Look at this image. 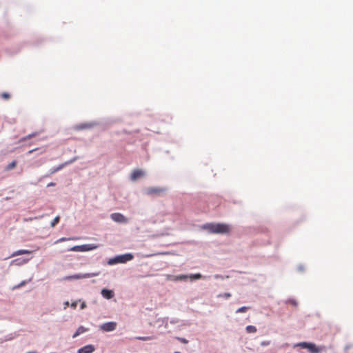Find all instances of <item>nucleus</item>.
I'll return each instance as SVG.
<instances>
[{
	"label": "nucleus",
	"mask_w": 353,
	"mask_h": 353,
	"mask_svg": "<svg viewBox=\"0 0 353 353\" xmlns=\"http://www.w3.org/2000/svg\"><path fill=\"white\" fill-rule=\"evenodd\" d=\"M203 228L214 234H228L231 230L230 226L225 223H208Z\"/></svg>",
	"instance_id": "nucleus-1"
},
{
	"label": "nucleus",
	"mask_w": 353,
	"mask_h": 353,
	"mask_svg": "<svg viewBox=\"0 0 353 353\" xmlns=\"http://www.w3.org/2000/svg\"><path fill=\"white\" fill-rule=\"evenodd\" d=\"M294 347H301L307 349L312 353H320L325 350V347H318L314 343L301 342L294 345Z\"/></svg>",
	"instance_id": "nucleus-2"
},
{
	"label": "nucleus",
	"mask_w": 353,
	"mask_h": 353,
	"mask_svg": "<svg viewBox=\"0 0 353 353\" xmlns=\"http://www.w3.org/2000/svg\"><path fill=\"white\" fill-rule=\"evenodd\" d=\"M133 259V255L132 254L128 253L122 255L117 256L113 259H110L108 261V264L113 265L115 263H124L129 261H131Z\"/></svg>",
	"instance_id": "nucleus-3"
},
{
	"label": "nucleus",
	"mask_w": 353,
	"mask_h": 353,
	"mask_svg": "<svg viewBox=\"0 0 353 353\" xmlns=\"http://www.w3.org/2000/svg\"><path fill=\"white\" fill-rule=\"evenodd\" d=\"M98 246L97 245L94 244H84L81 245H74L70 249H68L69 251H73V252H88L90 250H93L96 248H97Z\"/></svg>",
	"instance_id": "nucleus-4"
},
{
	"label": "nucleus",
	"mask_w": 353,
	"mask_h": 353,
	"mask_svg": "<svg viewBox=\"0 0 353 353\" xmlns=\"http://www.w3.org/2000/svg\"><path fill=\"white\" fill-rule=\"evenodd\" d=\"M117 323L115 322H108L100 326L101 330L105 332H111L116 329Z\"/></svg>",
	"instance_id": "nucleus-5"
},
{
	"label": "nucleus",
	"mask_w": 353,
	"mask_h": 353,
	"mask_svg": "<svg viewBox=\"0 0 353 353\" xmlns=\"http://www.w3.org/2000/svg\"><path fill=\"white\" fill-rule=\"evenodd\" d=\"M165 191V188H149L146 190V194L148 195L160 194Z\"/></svg>",
	"instance_id": "nucleus-6"
},
{
	"label": "nucleus",
	"mask_w": 353,
	"mask_h": 353,
	"mask_svg": "<svg viewBox=\"0 0 353 353\" xmlns=\"http://www.w3.org/2000/svg\"><path fill=\"white\" fill-rule=\"evenodd\" d=\"M111 219L118 223H127L128 219L125 218L122 214L121 213H113L111 214Z\"/></svg>",
	"instance_id": "nucleus-7"
},
{
	"label": "nucleus",
	"mask_w": 353,
	"mask_h": 353,
	"mask_svg": "<svg viewBox=\"0 0 353 353\" xmlns=\"http://www.w3.org/2000/svg\"><path fill=\"white\" fill-rule=\"evenodd\" d=\"M97 275H99L98 273H92V274L88 273V274H76V275H72V276H67L65 278V279H79L90 278V277H92V276H96Z\"/></svg>",
	"instance_id": "nucleus-8"
},
{
	"label": "nucleus",
	"mask_w": 353,
	"mask_h": 353,
	"mask_svg": "<svg viewBox=\"0 0 353 353\" xmlns=\"http://www.w3.org/2000/svg\"><path fill=\"white\" fill-rule=\"evenodd\" d=\"M144 172L141 170H139V169H137V170H134L132 172V174H131V179L132 181H136L139 178L143 176L144 175Z\"/></svg>",
	"instance_id": "nucleus-9"
},
{
	"label": "nucleus",
	"mask_w": 353,
	"mask_h": 353,
	"mask_svg": "<svg viewBox=\"0 0 353 353\" xmlns=\"http://www.w3.org/2000/svg\"><path fill=\"white\" fill-rule=\"evenodd\" d=\"M95 348L92 345H85L78 350V353H92Z\"/></svg>",
	"instance_id": "nucleus-10"
},
{
	"label": "nucleus",
	"mask_w": 353,
	"mask_h": 353,
	"mask_svg": "<svg viewBox=\"0 0 353 353\" xmlns=\"http://www.w3.org/2000/svg\"><path fill=\"white\" fill-rule=\"evenodd\" d=\"M101 295L107 299H110L114 296V292L112 290L108 289H103L101 290Z\"/></svg>",
	"instance_id": "nucleus-11"
},
{
	"label": "nucleus",
	"mask_w": 353,
	"mask_h": 353,
	"mask_svg": "<svg viewBox=\"0 0 353 353\" xmlns=\"http://www.w3.org/2000/svg\"><path fill=\"white\" fill-rule=\"evenodd\" d=\"M30 253H32V251H30L28 250H19L14 252L12 254V256H15L26 254H30Z\"/></svg>",
	"instance_id": "nucleus-12"
},
{
	"label": "nucleus",
	"mask_w": 353,
	"mask_h": 353,
	"mask_svg": "<svg viewBox=\"0 0 353 353\" xmlns=\"http://www.w3.org/2000/svg\"><path fill=\"white\" fill-rule=\"evenodd\" d=\"M92 127V125L90 123H83V124H79V125H77L75 127V128L78 130H80L90 128Z\"/></svg>",
	"instance_id": "nucleus-13"
},
{
	"label": "nucleus",
	"mask_w": 353,
	"mask_h": 353,
	"mask_svg": "<svg viewBox=\"0 0 353 353\" xmlns=\"http://www.w3.org/2000/svg\"><path fill=\"white\" fill-rule=\"evenodd\" d=\"M245 330L248 333H255L256 332V328L254 325H248Z\"/></svg>",
	"instance_id": "nucleus-14"
},
{
	"label": "nucleus",
	"mask_w": 353,
	"mask_h": 353,
	"mask_svg": "<svg viewBox=\"0 0 353 353\" xmlns=\"http://www.w3.org/2000/svg\"><path fill=\"white\" fill-rule=\"evenodd\" d=\"M16 165H17V161H13L6 166V170H10L16 167Z\"/></svg>",
	"instance_id": "nucleus-15"
},
{
	"label": "nucleus",
	"mask_w": 353,
	"mask_h": 353,
	"mask_svg": "<svg viewBox=\"0 0 353 353\" xmlns=\"http://www.w3.org/2000/svg\"><path fill=\"white\" fill-rule=\"evenodd\" d=\"M78 239V238H65V237H62V238H60L59 239H58L55 243H60V242H63V241H69V240H77Z\"/></svg>",
	"instance_id": "nucleus-16"
},
{
	"label": "nucleus",
	"mask_w": 353,
	"mask_h": 353,
	"mask_svg": "<svg viewBox=\"0 0 353 353\" xmlns=\"http://www.w3.org/2000/svg\"><path fill=\"white\" fill-rule=\"evenodd\" d=\"M249 309H250V307H249L243 306V307H239V308L236 311V313L245 312H247Z\"/></svg>",
	"instance_id": "nucleus-17"
},
{
	"label": "nucleus",
	"mask_w": 353,
	"mask_h": 353,
	"mask_svg": "<svg viewBox=\"0 0 353 353\" xmlns=\"http://www.w3.org/2000/svg\"><path fill=\"white\" fill-rule=\"evenodd\" d=\"M189 278H190L192 279H200L202 278V275L199 273H197V274L190 275Z\"/></svg>",
	"instance_id": "nucleus-18"
},
{
	"label": "nucleus",
	"mask_w": 353,
	"mask_h": 353,
	"mask_svg": "<svg viewBox=\"0 0 353 353\" xmlns=\"http://www.w3.org/2000/svg\"><path fill=\"white\" fill-rule=\"evenodd\" d=\"M83 332H85V329L83 327H79L77 331L76 332V333L73 335V337L77 336L78 335L83 333Z\"/></svg>",
	"instance_id": "nucleus-19"
},
{
	"label": "nucleus",
	"mask_w": 353,
	"mask_h": 353,
	"mask_svg": "<svg viewBox=\"0 0 353 353\" xmlns=\"http://www.w3.org/2000/svg\"><path fill=\"white\" fill-rule=\"evenodd\" d=\"M59 219H60V218L59 216H56L54 219V220L52 221L51 226L54 227L59 222Z\"/></svg>",
	"instance_id": "nucleus-20"
},
{
	"label": "nucleus",
	"mask_w": 353,
	"mask_h": 353,
	"mask_svg": "<svg viewBox=\"0 0 353 353\" xmlns=\"http://www.w3.org/2000/svg\"><path fill=\"white\" fill-rule=\"evenodd\" d=\"M154 336H147V337H137V339L138 340H142V341H148V340H152V339H154Z\"/></svg>",
	"instance_id": "nucleus-21"
},
{
	"label": "nucleus",
	"mask_w": 353,
	"mask_h": 353,
	"mask_svg": "<svg viewBox=\"0 0 353 353\" xmlns=\"http://www.w3.org/2000/svg\"><path fill=\"white\" fill-rule=\"evenodd\" d=\"M189 276L187 275H179L176 277V280H186Z\"/></svg>",
	"instance_id": "nucleus-22"
},
{
	"label": "nucleus",
	"mask_w": 353,
	"mask_h": 353,
	"mask_svg": "<svg viewBox=\"0 0 353 353\" xmlns=\"http://www.w3.org/2000/svg\"><path fill=\"white\" fill-rule=\"evenodd\" d=\"M62 168H63V165H59V167H57V168H55L52 169V170H51L50 173H51V174H53V173H54V172H57V171L60 170Z\"/></svg>",
	"instance_id": "nucleus-23"
},
{
	"label": "nucleus",
	"mask_w": 353,
	"mask_h": 353,
	"mask_svg": "<svg viewBox=\"0 0 353 353\" xmlns=\"http://www.w3.org/2000/svg\"><path fill=\"white\" fill-rule=\"evenodd\" d=\"M176 339L184 344H186L188 343V341L184 338L176 337Z\"/></svg>",
	"instance_id": "nucleus-24"
},
{
	"label": "nucleus",
	"mask_w": 353,
	"mask_h": 353,
	"mask_svg": "<svg viewBox=\"0 0 353 353\" xmlns=\"http://www.w3.org/2000/svg\"><path fill=\"white\" fill-rule=\"evenodd\" d=\"M1 96L4 99H10V94L8 93H6V92H3Z\"/></svg>",
	"instance_id": "nucleus-25"
},
{
	"label": "nucleus",
	"mask_w": 353,
	"mask_h": 353,
	"mask_svg": "<svg viewBox=\"0 0 353 353\" xmlns=\"http://www.w3.org/2000/svg\"><path fill=\"white\" fill-rule=\"evenodd\" d=\"M26 283V281H22L20 284H19V285H16V286H14V287L12 288V290L17 289V288H20V287H21V286H23V285H24Z\"/></svg>",
	"instance_id": "nucleus-26"
},
{
	"label": "nucleus",
	"mask_w": 353,
	"mask_h": 353,
	"mask_svg": "<svg viewBox=\"0 0 353 353\" xmlns=\"http://www.w3.org/2000/svg\"><path fill=\"white\" fill-rule=\"evenodd\" d=\"M219 296H222L225 299H229L230 297H231V294L230 293H224L223 294H220Z\"/></svg>",
	"instance_id": "nucleus-27"
},
{
	"label": "nucleus",
	"mask_w": 353,
	"mask_h": 353,
	"mask_svg": "<svg viewBox=\"0 0 353 353\" xmlns=\"http://www.w3.org/2000/svg\"><path fill=\"white\" fill-rule=\"evenodd\" d=\"M34 136H35V134H29V135L26 136V137L23 138V141H26V140H27V139H30L31 137H34Z\"/></svg>",
	"instance_id": "nucleus-28"
},
{
	"label": "nucleus",
	"mask_w": 353,
	"mask_h": 353,
	"mask_svg": "<svg viewBox=\"0 0 353 353\" xmlns=\"http://www.w3.org/2000/svg\"><path fill=\"white\" fill-rule=\"evenodd\" d=\"M269 344H270L269 341H263L261 343V345H263V346L268 345Z\"/></svg>",
	"instance_id": "nucleus-29"
},
{
	"label": "nucleus",
	"mask_w": 353,
	"mask_h": 353,
	"mask_svg": "<svg viewBox=\"0 0 353 353\" xmlns=\"http://www.w3.org/2000/svg\"><path fill=\"white\" fill-rule=\"evenodd\" d=\"M35 150H36V149L31 150H30V151L28 152V153H29V154H31V153H32V152H33L34 151H35Z\"/></svg>",
	"instance_id": "nucleus-30"
},
{
	"label": "nucleus",
	"mask_w": 353,
	"mask_h": 353,
	"mask_svg": "<svg viewBox=\"0 0 353 353\" xmlns=\"http://www.w3.org/2000/svg\"><path fill=\"white\" fill-rule=\"evenodd\" d=\"M54 184L52 183H50L48 186L53 185Z\"/></svg>",
	"instance_id": "nucleus-31"
}]
</instances>
